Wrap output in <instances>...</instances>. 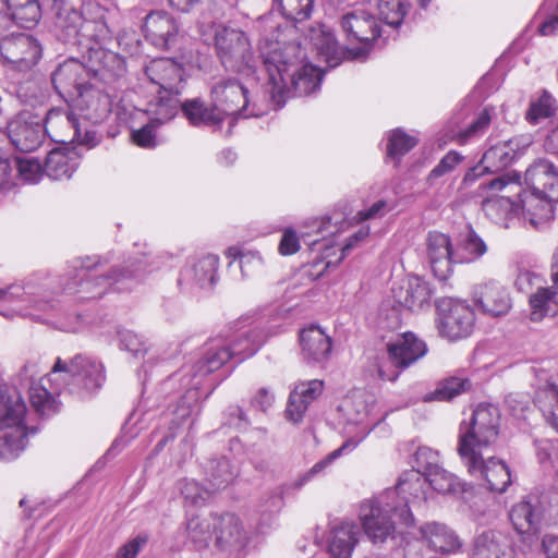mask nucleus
Listing matches in <instances>:
<instances>
[{
    "mask_svg": "<svg viewBox=\"0 0 558 558\" xmlns=\"http://www.w3.org/2000/svg\"><path fill=\"white\" fill-rule=\"evenodd\" d=\"M265 34L259 44V58L268 75L266 94L271 109L282 108L292 96H310L320 89L323 72L305 61V53L295 40L286 38L295 34V27L284 29L270 17L259 22Z\"/></svg>",
    "mask_w": 558,
    "mask_h": 558,
    "instance_id": "obj_1",
    "label": "nucleus"
},
{
    "mask_svg": "<svg viewBox=\"0 0 558 558\" xmlns=\"http://www.w3.org/2000/svg\"><path fill=\"white\" fill-rule=\"evenodd\" d=\"M265 340L266 335L259 327H242L228 339H214L207 342L193 361L168 377L163 383L165 390L177 384L185 390L173 412L174 422L183 423L197 409L198 389L207 375L218 371L231 359L240 363L253 356Z\"/></svg>",
    "mask_w": 558,
    "mask_h": 558,
    "instance_id": "obj_2",
    "label": "nucleus"
},
{
    "mask_svg": "<svg viewBox=\"0 0 558 558\" xmlns=\"http://www.w3.org/2000/svg\"><path fill=\"white\" fill-rule=\"evenodd\" d=\"M499 428V410L489 403L478 404L460 423L458 453L472 477L490 492L501 494L511 484V474L506 463L493 454Z\"/></svg>",
    "mask_w": 558,
    "mask_h": 558,
    "instance_id": "obj_3",
    "label": "nucleus"
},
{
    "mask_svg": "<svg viewBox=\"0 0 558 558\" xmlns=\"http://www.w3.org/2000/svg\"><path fill=\"white\" fill-rule=\"evenodd\" d=\"M107 263V259L98 256L74 259L71 266L74 275L65 290L69 293L80 294L82 300L96 299L113 286H117L119 291L130 289L132 282H138L146 274L158 268L153 260L147 259L146 254L141 257L130 256L120 269L113 266L111 274L102 269Z\"/></svg>",
    "mask_w": 558,
    "mask_h": 558,
    "instance_id": "obj_4",
    "label": "nucleus"
},
{
    "mask_svg": "<svg viewBox=\"0 0 558 558\" xmlns=\"http://www.w3.org/2000/svg\"><path fill=\"white\" fill-rule=\"evenodd\" d=\"M376 398L372 392L356 389L345 396L337 408L338 423L348 433L357 428L354 437L344 441L338 449L328 453L324 459L316 462L308 471L301 474L294 482L293 487L299 489L316 476L324 474L326 470L341 456L351 452L371 433L377 422H371L369 415L375 405Z\"/></svg>",
    "mask_w": 558,
    "mask_h": 558,
    "instance_id": "obj_5",
    "label": "nucleus"
},
{
    "mask_svg": "<svg viewBox=\"0 0 558 558\" xmlns=\"http://www.w3.org/2000/svg\"><path fill=\"white\" fill-rule=\"evenodd\" d=\"M392 514L404 526L414 525L415 519L411 509L396 502L395 490H384L360 502L357 518L364 534L374 545L385 544L395 537L396 523Z\"/></svg>",
    "mask_w": 558,
    "mask_h": 558,
    "instance_id": "obj_6",
    "label": "nucleus"
},
{
    "mask_svg": "<svg viewBox=\"0 0 558 558\" xmlns=\"http://www.w3.org/2000/svg\"><path fill=\"white\" fill-rule=\"evenodd\" d=\"M476 194L483 197L482 210L495 225L509 228L517 219L523 185L519 172L507 173L500 178L482 182Z\"/></svg>",
    "mask_w": 558,
    "mask_h": 558,
    "instance_id": "obj_7",
    "label": "nucleus"
},
{
    "mask_svg": "<svg viewBox=\"0 0 558 558\" xmlns=\"http://www.w3.org/2000/svg\"><path fill=\"white\" fill-rule=\"evenodd\" d=\"M145 71L150 82L159 87L156 100L148 104L146 111L159 121H170L178 113L179 96L185 87L183 68L173 59L159 58L151 60Z\"/></svg>",
    "mask_w": 558,
    "mask_h": 558,
    "instance_id": "obj_8",
    "label": "nucleus"
},
{
    "mask_svg": "<svg viewBox=\"0 0 558 558\" xmlns=\"http://www.w3.org/2000/svg\"><path fill=\"white\" fill-rule=\"evenodd\" d=\"M27 408L15 387L0 386V459H15L26 446Z\"/></svg>",
    "mask_w": 558,
    "mask_h": 558,
    "instance_id": "obj_9",
    "label": "nucleus"
},
{
    "mask_svg": "<svg viewBox=\"0 0 558 558\" xmlns=\"http://www.w3.org/2000/svg\"><path fill=\"white\" fill-rule=\"evenodd\" d=\"M215 109L223 117L240 114L242 118L260 117L271 108L268 95L262 100L251 101L248 88L234 78L220 81L211 88Z\"/></svg>",
    "mask_w": 558,
    "mask_h": 558,
    "instance_id": "obj_10",
    "label": "nucleus"
},
{
    "mask_svg": "<svg viewBox=\"0 0 558 558\" xmlns=\"http://www.w3.org/2000/svg\"><path fill=\"white\" fill-rule=\"evenodd\" d=\"M51 380H61L71 391L94 392L105 383L104 365L87 355L77 354L69 361L58 357L50 371Z\"/></svg>",
    "mask_w": 558,
    "mask_h": 558,
    "instance_id": "obj_11",
    "label": "nucleus"
},
{
    "mask_svg": "<svg viewBox=\"0 0 558 558\" xmlns=\"http://www.w3.org/2000/svg\"><path fill=\"white\" fill-rule=\"evenodd\" d=\"M335 227L331 226L330 218L315 219L312 222V232H302L301 238L305 244L308 245L312 253H316L317 256L313 259L314 266H318L320 263H325L324 269L317 272V277L322 276L323 272L331 265H336L342 258H344L347 252H349L357 242L364 240L369 234L368 227H361L356 232L350 235L344 245L341 246V255L333 262L329 259L336 252V242L333 238L328 235L335 234Z\"/></svg>",
    "mask_w": 558,
    "mask_h": 558,
    "instance_id": "obj_12",
    "label": "nucleus"
},
{
    "mask_svg": "<svg viewBox=\"0 0 558 558\" xmlns=\"http://www.w3.org/2000/svg\"><path fill=\"white\" fill-rule=\"evenodd\" d=\"M215 46L226 69L255 81L257 60L244 32L238 28L222 27L216 32Z\"/></svg>",
    "mask_w": 558,
    "mask_h": 558,
    "instance_id": "obj_13",
    "label": "nucleus"
},
{
    "mask_svg": "<svg viewBox=\"0 0 558 558\" xmlns=\"http://www.w3.org/2000/svg\"><path fill=\"white\" fill-rule=\"evenodd\" d=\"M387 351L388 360L377 364V373L380 379L395 381L401 371L427 353V345L415 333L408 331L388 343Z\"/></svg>",
    "mask_w": 558,
    "mask_h": 558,
    "instance_id": "obj_14",
    "label": "nucleus"
},
{
    "mask_svg": "<svg viewBox=\"0 0 558 558\" xmlns=\"http://www.w3.org/2000/svg\"><path fill=\"white\" fill-rule=\"evenodd\" d=\"M41 56V46L31 34L13 33L0 39V61L7 71L28 72Z\"/></svg>",
    "mask_w": 558,
    "mask_h": 558,
    "instance_id": "obj_15",
    "label": "nucleus"
},
{
    "mask_svg": "<svg viewBox=\"0 0 558 558\" xmlns=\"http://www.w3.org/2000/svg\"><path fill=\"white\" fill-rule=\"evenodd\" d=\"M341 28L350 43H359L360 47L348 49L352 60H364L373 43L380 36V27L375 16L365 9L357 8L344 14Z\"/></svg>",
    "mask_w": 558,
    "mask_h": 558,
    "instance_id": "obj_16",
    "label": "nucleus"
},
{
    "mask_svg": "<svg viewBox=\"0 0 558 558\" xmlns=\"http://www.w3.org/2000/svg\"><path fill=\"white\" fill-rule=\"evenodd\" d=\"M474 320V312L464 301L448 299L437 303L436 326L442 338L456 341L469 337Z\"/></svg>",
    "mask_w": 558,
    "mask_h": 558,
    "instance_id": "obj_17",
    "label": "nucleus"
},
{
    "mask_svg": "<svg viewBox=\"0 0 558 558\" xmlns=\"http://www.w3.org/2000/svg\"><path fill=\"white\" fill-rule=\"evenodd\" d=\"M52 307L49 301L34 298L20 286L0 289V315L5 318L32 317L39 319L37 312H46Z\"/></svg>",
    "mask_w": 558,
    "mask_h": 558,
    "instance_id": "obj_18",
    "label": "nucleus"
},
{
    "mask_svg": "<svg viewBox=\"0 0 558 558\" xmlns=\"http://www.w3.org/2000/svg\"><path fill=\"white\" fill-rule=\"evenodd\" d=\"M7 130L12 145L24 153L36 150L45 138L41 120L28 112H22L8 122Z\"/></svg>",
    "mask_w": 558,
    "mask_h": 558,
    "instance_id": "obj_19",
    "label": "nucleus"
},
{
    "mask_svg": "<svg viewBox=\"0 0 558 558\" xmlns=\"http://www.w3.org/2000/svg\"><path fill=\"white\" fill-rule=\"evenodd\" d=\"M395 303L401 308L418 312L430 306L433 288L418 276H408L391 288Z\"/></svg>",
    "mask_w": 558,
    "mask_h": 558,
    "instance_id": "obj_20",
    "label": "nucleus"
},
{
    "mask_svg": "<svg viewBox=\"0 0 558 558\" xmlns=\"http://www.w3.org/2000/svg\"><path fill=\"white\" fill-rule=\"evenodd\" d=\"M107 10L97 2L84 3V21L76 43H90L89 47H104L111 40L112 33L106 21Z\"/></svg>",
    "mask_w": 558,
    "mask_h": 558,
    "instance_id": "obj_21",
    "label": "nucleus"
},
{
    "mask_svg": "<svg viewBox=\"0 0 558 558\" xmlns=\"http://www.w3.org/2000/svg\"><path fill=\"white\" fill-rule=\"evenodd\" d=\"M472 299L476 308L490 317L504 316L512 307L509 292L495 281L476 286Z\"/></svg>",
    "mask_w": 558,
    "mask_h": 558,
    "instance_id": "obj_22",
    "label": "nucleus"
},
{
    "mask_svg": "<svg viewBox=\"0 0 558 558\" xmlns=\"http://www.w3.org/2000/svg\"><path fill=\"white\" fill-rule=\"evenodd\" d=\"M450 238L445 233L433 231L426 239V255L434 276L439 280H446L452 272L453 258Z\"/></svg>",
    "mask_w": 558,
    "mask_h": 558,
    "instance_id": "obj_23",
    "label": "nucleus"
},
{
    "mask_svg": "<svg viewBox=\"0 0 558 558\" xmlns=\"http://www.w3.org/2000/svg\"><path fill=\"white\" fill-rule=\"evenodd\" d=\"M525 185L531 194L558 199V169L553 161L539 158L525 170Z\"/></svg>",
    "mask_w": 558,
    "mask_h": 558,
    "instance_id": "obj_24",
    "label": "nucleus"
},
{
    "mask_svg": "<svg viewBox=\"0 0 558 558\" xmlns=\"http://www.w3.org/2000/svg\"><path fill=\"white\" fill-rule=\"evenodd\" d=\"M219 257L207 254L187 260L180 272L179 282L195 284L201 289L211 288L218 279Z\"/></svg>",
    "mask_w": 558,
    "mask_h": 558,
    "instance_id": "obj_25",
    "label": "nucleus"
},
{
    "mask_svg": "<svg viewBox=\"0 0 558 558\" xmlns=\"http://www.w3.org/2000/svg\"><path fill=\"white\" fill-rule=\"evenodd\" d=\"M143 29L147 40L161 49L170 48L179 34L175 19L166 11H153L147 14Z\"/></svg>",
    "mask_w": 558,
    "mask_h": 558,
    "instance_id": "obj_26",
    "label": "nucleus"
},
{
    "mask_svg": "<svg viewBox=\"0 0 558 558\" xmlns=\"http://www.w3.org/2000/svg\"><path fill=\"white\" fill-rule=\"evenodd\" d=\"M418 532L423 544L435 553L456 554L462 547L456 531L442 522H425L420 526Z\"/></svg>",
    "mask_w": 558,
    "mask_h": 558,
    "instance_id": "obj_27",
    "label": "nucleus"
},
{
    "mask_svg": "<svg viewBox=\"0 0 558 558\" xmlns=\"http://www.w3.org/2000/svg\"><path fill=\"white\" fill-rule=\"evenodd\" d=\"M90 70L105 84H112L126 72L125 61L118 53L105 47H88Z\"/></svg>",
    "mask_w": 558,
    "mask_h": 558,
    "instance_id": "obj_28",
    "label": "nucleus"
},
{
    "mask_svg": "<svg viewBox=\"0 0 558 558\" xmlns=\"http://www.w3.org/2000/svg\"><path fill=\"white\" fill-rule=\"evenodd\" d=\"M216 545L228 551L242 549L247 542V534L241 520L233 513L213 517Z\"/></svg>",
    "mask_w": 558,
    "mask_h": 558,
    "instance_id": "obj_29",
    "label": "nucleus"
},
{
    "mask_svg": "<svg viewBox=\"0 0 558 558\" xmlns=\"http://www.w3.org/2000/svg\"><path fill=\"white\" fill-rule=\"evenodd\" d=\"M65 386L61 380H51L50 373L38 381H31L29 401L34 410L41 416H50L58 412L57 396Z\"/></svg>",
    "mask_w": 558,
    "mask_h": 558,
    "instance_id": "obj_30",
    "label": "nucleus"
},
{
    "mask_svg": "<svg viewBox=\"0 0 558 558\" xmlns=\"http://www.w3.org/2000/svg\"><path fill=\"white\" fill-rule=\"evenodd\" d=\"M323 390L324 383L319 379L298 383L289 396L287 418L293 423L301 422L310 404L322 395Z\"/></svg>",
    "mask_w": 558,
    "mask_h": 558,
    "instance_id": "obj_31",
    "label": "nucleus"
},
{
    "mask_svg": "<svg viewBox=\"0 0 558 558\" xmlns=\"http://www.w3.org/2000/svg\"><path fill=\"white\" fill-rule=\"evenodd\" d=\"M85 75L84 65L75 59H70L53 71L51 82L59 94L76 92L78 96H83L84 92L87 90Z\"/></svg>",
    "mask_w": 558,
    "mask_h": 558,
    "instance_id": "obj_32",
    "label": "nucleus"
},
{
    "mask_svg": "<svg viewBox=\"0 0 558 558\" xmlns=\"http://www.w3.org/2000/svg\"><path fill=\"white\" fill-rule=\"evenodd\" d=\"M428 483L425 475L417 471H405L398 480L396 487L386 490L396 492V502L401 507L410 504L416 505L426 501Z\"/></svg>",
    "mask_w": 558,
    "mask_h": 558,
    "instance_id": "obj_33",
    "label": "nucleus"
},
{
    "mask_svg": "<svg viewBox=\"0 0 558 558\" xmlns=\"http://www.w3.org/2000/svg\"><path fill=\"white\" fill-rule=\"evenodd\" d=\"M473 558H513L510 541L498 531H484L474 539Z\"/></svg>",
    "mask_w": 558,
    "mask_h": 558,
    "instance_id": "obj_34",
    "label": "nucleus"
},
{
    "mask_svg": "<svg viewBox=\"0 0 558 558\" xmlns=\"http://www.w3.org/2000/svg\"><path fill=\"white\" fill-rule=\"evenodd\" d=\"M522 155V145L520 138H512L486 150L481 159V163L487 172H498L510 166Z\"/></svg>",
    "mask_w": 558,
    "mask_h": 558,
    "instance_id": "obj_35",
    "label": "nucleus"
},
{
    "mask_svg": "<svg viewBox=\"0 0 558 558\" xmlns=\"http://www.w3.org/2000/svg\"><path fill=\"white\" fill-rule=\"evenodd\" d=\"M300 343L304 359L314 363L326 361L331 351L329 336L318 326L303 329L300 333Z\"/></svg>",
    "mask_w": 558,
    "mask_h": 558,
    "instance_id": "obj_36",
    "label": "nucleus"
},
{
    "mask_svg": "<svg viewBox=\"0 0 558 558\" xmlns=\"http://www.w3.org/2000/svg\"><path fill=\"white\" fill-rule=\"evenodd\" d=\"M78 159L74 149L54 148L47 155L45 174L52 180L70 179L80 165Z\"/></svg>",
    "mask_w": 558,
    "mask_h": 558,
    "instance_id": "obj_37",
    "label": "nucleus"
},
{
    "mask_svg": "<svg viewBox=\"0 0 558 558\" xmlns=\"http://www.w3.org/2000/svg\"><path fill=\"white\" fill-rule=\"evenodd\" d=\"M310 40L317 56L327 63L329 68H335L341 62L342 50L331 31L325 25L313 27L310 32Z\"/></svg>",
    "mask_w": 558,
    "mask_h": 558,
    "instance_id": "obj_38",
    "label": "nucleus"
},
{
    "mask_svg": "<svg viewBox=\"0 0 558 558\" xmlns=\"http://www.w3.org/2000/svg\"><path fill=\"white\" fill-rule=\"evenodd\" d=\"M553 279H555L553 277ZM555 287H539L530 295V319L541 322L558 313V280Z\"/></svg>",
    "mask_w": 558,
    "mask_h": 558,
    "instance_id": "obj_39",
    "label": "nucleus"
},
{
    "mask_svg": "<svg viewBox=\"0 0 558 558\" xmlns=\"http://www.w3.org/2000/svg\"><path fill=\"white\" fill-rule=\"evenodd\" d=\"M53 10L56 11V26L63 32L64 39L76 43L81 32V24L85 17L84 7L80 12L65 2L56 1Z\"/></svg>",
    "mask_w": 558,
    "mask_h": 558,
    "instance_id": "obj_40",
    "label": "nucleus"
},
{
    "mask_svg": "<svg viewBox=\"0 0 558 558\" xmlns=\"http://www.w3.org/2000/svg\"><path fill=\"white\" fill-rule=\"evenodd\" d=\"M179 108L182 109L183 114L190 123L195 126L207 125L216 128L223 121L222 114L215 109L214 104L209 109L198 99L186 100L184 102L180 100Z\"/></svg>",
    "mask_w": 558,
    "mask_h": 558,
    "instance_id": "obj_41",
    "label": "nucleus"
},
{
    "mask_svg": "<svg viewBox=\"0 0 558 558\" xmlns=\"http://www.w3.org/2000/svg\"><path fill=\"white\" fill-rule=\"evenodd\" d=\"M7 16L16 24L29 27L40 19L38 0H5Z\"/></svg>",
    "mask_w": 558,
    "mask_h": 558,
    "instance_id": "obj_42",
    "label": "nucleus"
},
{
    "mask_svg": "<svg viewBox=\"0 0 558 558\" xmlns=\"http://www.w3.org/2000/svg\"><path fill=\"white\" fill-rule=\"evenodd\" d=\"M558 112V102L547 90L533 95L525 118L534 124L555 117Z\"/></svg>",
    "mask_w": 558,
    "mask_h": 558,
    "instance_id": "obj_43",
    "label": "nucleus"
},
{
    "mask_svg": "<svg viewBox=\"0 0 558 558\" xmlns=\"http://www.w3.org/2000/svg\"><path fill=\"white\" fill-rule=\"evenodd\" d=\"M534 402L545 420L558 432V384H546L538 388Z\"/></svg>",
    "mask_w": 558,
    "mask_h": 558,
    "instance_id": "obj_44",
    "label": "nucleus"
},
{
    "mask_svg": "<svg viewBox=\"0 0 558 558\" xmlns=\"http://www.w3.org/2000/svg\"><path fill=\"white\" fill-rule=\"evenodd\" d=\"M486 251L487 246L485 242L470 228L458 243L453 258L457 264L472 263L483 256Z\"/></svg>",
    "mask_w": 558,
    "mask_h": 558,
    "instance_id": "obj_45",
    "label": "nucleus"
},
{
    "mask_svg": "<svg viewBox=\"0 0 558 558\" xmlns=\"http://www.w3.org/2000/svg\"><path fill=\"white\" fill-rule=\"evenodd\" d=\"M205 474L214 492L226 488L236 475L234 468L226 458L210 460L205 466Z\"/></svg>",
    "mask_w": 558,
    "mask_h": 558,
    "instance_id": "obj_46",
    "label": "nucleus"
},
{
    "mask_svg": "<svg viewBox=\"0 0 558 558\" xmlns=\"http://www.w3.org/2000/svg\"><path fill=\"white\" fill-rule=\"evenodd\" d=\"M558 199H549L545 195L530 194L527 199L530 223L535 229H543L554 217L553 203Z\"/></svg>",
    "mask_w": 558,
    "mask_h": 558,
    "instance_id": "obj_47",
    "label": "nucleus"
},
{
    "mask_svg": "<svg viewBox=\"0 0 558 558\" xmlns=\"http://www.w3.org/2000/svg\"><path fill=\"white\" fill-rule=\"evenodd\" d=\"M185 531L189 541L195 548H206L215 534L213 517L210 519L201 517L187 519Z\"/></svg>",
    "mask_w": 558,
    "mask_h": 558,
    "instance_id": "obj_48",
    "label": "nucleus"
},
{
    "mask_svg": "<svg viewBox=\"0 0 558 558\" xmlns=\"http://www.w3.org/2000/svg\"><path fill=\"white\" fill-rule=\"evenodd\" d=\"M314 2L315 0H274V8L287 20L298 23L311 16Z\"/></svg>",
    "mask_w": 558,
    "mask_h": 558,
    "instance_id": "obj_49",
    "label": "nucleus"
},
{
    "mask_svg": "<svg viewBox=\"0 0 558 558\" xmlns=\"http://www.w3.org/2000/svg\"><path fill=\"white\" fill-rule=\"evenodd\" d=\"M379 19L388 26L401 25L409 8L407 0H377Z\"/></svg>",
    "mask_w": 558,
    "mask_h": 558,
    "instance_id": "obj_50",
    "label": "nucleus"
},
{
    "mask_svg": "<svg viewBox=\"0 0 558 558\" xmlns=\"http://www.w3.org/2000/svg\"><path fill=\"white\" fill-rule=\"evenodd\" d=\"M426 480L428 488L432 487L440 494H456L464 490L463 484L458 477L441 466L427 474Z\"/></svg>",
    "mask_w": 558,
    "mask_h": 558,
    "instance_id": "obj_51",
    "label": "nucleus"
},
{
    "mask_svg": "<svg viewBox=\"0 0 558 558\" xmlns=\"http://www.w3.org/2000/svg\"><path fill=\"white\" fill-rule=\"evenodd\" d=\"M417 144L415 136L407 134L402 130H395L388 135L387 155L393 160H399Z\"/></svg>",
    "mask_w": 558,
    "mask_h": 558,
    "instance_id": "obj_52",
    "label": "nucleus"
},
{
    "mask_svg": "<svg viewBox=\"0 0 558 558\" xmlns=\"http://www.w3.org/2000/svg\"><path fill=\"white\" fill-rule=\"evenodd\" d=\"M492 118L487 109L482 110L474 121L464 130L452 135L458 144L464 145L468 142L482 136L490 124Z\"/></svg>",
    "mask_w": 558,
    "mask_h": 558,
    "instance_id": "obj_53",
    "label": "nucleus"
},
{
    "mask_svg": "<svg viewBox=\"0 0 558 558\" xmlns=\"http://www.w3.org/2000/svg\"><path fill=\"white\" fill-rule=\"evenodd\" d=\"M470 387L468 379L451 377L441 381L426 400L450 401Z\"/></svg>",
    "mask_w": 558,
    "mask_h": 558,
    "instance_id": "obj_54",
    "label": "nucleus"
},
{
    "mask_svg": "<svg viewBox=\"0 0 558 558\" xmlns=\"http://www.w3.org/2000/svg\"><path fill=\"white\" fill-rule=\"evenodd\" d=\"M180 492L186 505L197 507L204 505L214 493L210 486L203 487L194 480L180 482Z\"/></svg>",
    "mask_w": 558,
    "mask_h": 558,
    "instance_id": "obj_55",
    "label": "nucleus"
},
{
    "mask_svg": "<svg viewBox=\"0 0 558 558\" xmlns=\"http://www.w3.org/2000/svg\"><path fill=\"white\" fill-rule=\"evenodd\" d=\"M12 167L17 170L19 177L24 182L31 184L38 183L45 173L40 162L33 158L15 159Z\"/></svg>",
    "mask_w": 558,
    "mask_h": 558,
    "instance_id": "obj_56",
    "label": "nucleus"
},
{
    "mask_svg": "<svg viewBox=\"0 0 558 558\" xmlns=\"http://www.w3.org/2000/svg\"><path fill=\"white\" fill-rule=\"evenodd\" d=\"M415 469L412 471H417L422 475H427L434 470H438L439 464V454L437 451L433 450L429 447L422 446L418 447L415 456H414Z\"/></svg>",
    "mask_w": 558,
    "mask_h": 558,
    "instance_id": "obj_57",
    "label": "nucleus"
},
{
    "mask_svg": "<svg viewBox=\"0 0 558 558\" xmlns=\"http://www.w3.org/2000/svg\"><path fill=\"white\" fill-rule=\"evenodd\" d=\"M166 121H159L156 119L154 114H150V120L147 124L142 126L138 130H134L132 132L133 142L141 147L151 148L156 146V129L158 125L165 123Z\"/></svg>",
    "mask_w": 558,
    "mask_h": 558,
    "instance_id": "obj_58",
    "label": "nucleus"
},
{
    "mask_svg": "<svg viewBox=\"0 0 558 558\" xmlns=\"http://www.w3.org/2000/svg\"><path fill=\"white\" fill-rule=\"evenodd\" d=\"M118 335L120 348L130 352L133 356L140 357L147 352L146 342L134 331L123 329Z\"/></svg>",
    "mask_w": 558,
    "mask_h": 558,
    "instance_id": "obj_59",
    "label": "nucleus"
},
{
    "mask_svg": "<svg viewBox=\"0 0 558 558\" xmlns=\"http://www.w3.org/2000/svg\"><path fill=\"white\" fill-rule=\"evenodd\" d=\"M463 159L464 157L460 153L456 150H450L440 159L437 166L429 172L428 181L432 182L434 179L440 178L452 172L457 168V166L463 161Z\"/></svg>",
    "mask_w": 558,
    "mask_h": 558,
    "instance_id": "obj_60",
    "label": "nucleus"
},
{
    "mask_svg": "<svg viewBox=\"0 0 558 558\" xmlns=\"http://www.w3.org/2000/svg\"><path fill=\"white\" fill-rule=\"evenodd\" d=\"M393 209V204L386 199H378L373 203L369 207L360 210L356 214L359 221L380 219Z\"/></svg>",
    "mask_w": 558,
    "mask_h": 558,
    "instance_id": "obj_61",
    "label": "nucleus"
},
{
    "mask_svg": "<svg viewBox=\"0 0 558 558\" xmlns=\"http://www.w3.org/2000/svg\"><path fill=\"white\" fill-rule=\"evenodd\" d=\"M223 425L241 430L247 427L248 420L239 405H229L223 414Z\"/></svg>",
    "mask_w": 558,
    "mask_h": 558,
    "instance_id": "obj_62",
    "label": "nucleus"
},
{
    "mask_svg": "<svg viewBox=\"0 0 558 558\" xmlns=\"http://www.w3.org/2000/svg\"><path fill=\"white\" fill-rule=\"evenodd\" d=\"M300 250V236L292 228L283 230L278 251L283 256L295 254Z\"/></svg>",
    "mask_w": 558,
    "mask_h": 558,
    "instance_id": "obj_63",
    "label": "nucleus"
},
{
    "mask_svg": "<svg viewBox=\"0 0 558 558\" xmlns=\"http://www.w3.org/2000/svg\"><path fill=\"white\" fill-rule=\"evenodd\" d=\"M263 258L256 252H248L245 254H241L239 266L242 272V277H250L255 271L259 270L263 267Z\"/></svg>",
    "mask_w": 558,
    "mask_h": 558,
    "instance_id": "obj_64",
    "label": "nucleus"
}]
</instances>
